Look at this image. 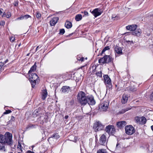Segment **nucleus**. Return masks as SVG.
Here are the masks:
<instances>
[{
    "instance_id": "1",
    "label": "nucleus",
    "mask_w": 153,
    "mask_h": 153,
    "mask_svg": "<svg viewBox=\"0 0 153 153\" xmlns=\"http://www.w3.org/2000/svg\"><path fill=\"white\" fill-rule=\"evenodd\" d=\"M12 136L11 134L9 132H6L4 135L0 134V143H6L11 146L12 145Z\"/></svg>"
},
{
    "instance_id": "2",
    "label": "nucleus",
    "mask_w": 153,
    "mask_h": 153,
    "mask_svg": "<svg viewBox=\"0 0 153 153\" xmlns=\"http://www.w3.org/2000/svg\"><path fill=\"white\" fill-rule=\"evenodd\" d=\"M88 96L86 95L85 93L82 91L80 92L78 94L77 99L78 102L82 105H85L87 103Z\"/></svg>"
},
{
    "instance_id": "3",
    "label": "nucleus",
    "mask_w": 153,
    "mask_h": 153,
    "mask_svg": "<svg viewBox=\"0 0 153 153\" xmlns=\"http://www.w3.org/2000/svg\"><path fill=\"white\" fill-rule=\"evenodd\" d=\"M113 59L111 55H105L102 58L100 59L98 61L99 63L103 65L108 64L110 62H113Z\"/></svg>"
},
{
    "instance_id": "4",
    "label": "nucleus",
    "mask_w": 153,
    "mask_h": 153,
    "mask_svg": "<svg viewBox=\"0 0 153 153\" xmlns=\"http://www.w3.org/2000/svg\"><path fill=\"white\" fill-rule=\"evenodd\" d=\"M93 128L96 132L103 130L104 126L99 121L96 122L94 124Z\"/></svg>"
},
{
    "instance_id": "5",
    "label": "nucleus",
    "mask_w": 153,
    "mask_h": 153,
    "mask_svg": "<svg viewBox=\"0 0 153 153\" xmlns=\"http://www.w3.org/2000/svg\"><path fill=\"white\" fill-rule=\"evenodd\" d=\"M125 130L126 134L129 135L132 134L135 131L134 128L130 125L126 126Z\"/></svg>"
},
{
    "instance_id": "6",
    "label": "nucleus",
    "mask_w": 153,
    "mask_h": 153,
    "mask_svg": "<svg viewBox=\"0 0 153 153\" xmlns=\"http://www.w3.org/2000/svg\"><path fill=\"white\" fill-rule=\"evenodd\" d=\"M104 82L107 87L109 88H112V85L111 83V80L110 78L107 75H105L103 76Z\"/></svg>"
},
{
    "instance_id": "7",
    "label": "nucleus",
    "mask_w": 153,
    "mask_h": 153,
    "mask_svg": "<svg viewBox=\"0 0 153 153\" xmlns=\"http://www.w3.org/2000/svg\"><path fill=\"white\" fill-rule=\"evenodd\" d=\"M107 142L108 140L106 139V136L104 134L100 135L99 142L100 144L105 146L107 144Z\"/></svg>"
},
{
    "instance_id": "8",
    "label": "nucleus",
    "mask_w": 153,
    "mask_h": 153,
    "mask_svg": "<svg viewBox=\"0 0 153 153\" xmlns=\"http://www.w3.org/2000/svg\"><path fill=\"white\" fill-rule=\"evenodd\" d=\"M106 132L108 133L109 134L113 135L115 132V129L114 126L109 125L107 126L105 128Z\"/></svg>"
},
{
    "instance_id": "9",
    "label": "nucleus",
    "mask_w": 153,
    "mask_h": 153,
    "mask_svg": "<svg viewBox=\"0 0 153 153\" xmlns=\"http://www.w3.org/2000/svg\"><path fill=\"white\" fill-rule=\"evenodd\" d=\"M87 103L89 105H94L96 103L94 97L92 96H88Z\"/></svg>"
},
{
    "instance_id": "10",
    "label": "nucleus",
    "mask_w": 153,
    "mask_h": 153,
    "mask_svg": "<svg viewBox=\"0 0 153 153\" xmlns=\"http://www.w3.org/2000/svg\"><path fill=\"white\" fill-rule=\"evenodd\" d=\"M109 103L107 101L102 102L101 104V110L106 111L108 108Z\"/></svg>"
},
{
    "instance_id": "11",
    "label": "nucleus",
    "mask_w": 153,
    "mask_h": 153,
    "mask_svg": "<svg viewBox=\"0 0 153 153\" xmlns=\"http://www.w3.org/2000/svg\"><path fill=\"white\" fill-rule=\"evenodd\" d=\"M100 11V10L99 8H96L92 11L91 13L95 17H96L101 14L102 13Z\"/></svg>"
},
{
    "instance_id": "12",
    "label": "nucleus",
    "mask_w": 153,
    "mask_h": 153,
    "mask_svg": "<svg viewBox=\"0 0 153 153\" xmlns=\"http://www.w3.org/2000/svg\"><path fill=\"white\" fill-rule=\"evenodd\" d=\"M61 91L62 93H68L71 91V88L67 86H63L61 88Z\"/></svg>"
},
{
    "instance_id": "13",
    "label": "nucleus",
    "mask_w": 153,
    "mask_h": 153,
    "mask_svg": "<svg viewBox=\"0 0 153 153\" xmlns=\"http://www.w3.org/2000/svg\"><path fill=\"white\" fill-rule=\"evenodd\" d=\"M59 138V134L57 133H54L52 135V136L48 138V141L50 143H52V141L53 140V138H55L56 139H57Z\"/></svg>"
},
{
    "instance_id": "14",
    "label": "nucleus",
    "mask_w": 153,
    "mask_h": 153,
    "mask_svg": "<svg viewBox=\"0 0 153 153\" xmlns=\"http://www.w3.org/2000/svg\"><path fill=\"white\" fill-rule=\"evenodd\" d=\"M59 19L57 17L52 18L50 21V24L51 26H54L57 23Z\"/></svg>"
},
{
    "instance_id": "15",
    "label": "nucleus",
    "mask_w": 153,
    "mask_h": 153,
    "mask_svg": "<svg viewBox=\"0 0 153 153\" xmlns=\"http://www.w3.org/2000/svg\"><path fill=\"white\" fill-rule=\"evenodd\" d=\"M142 33L141 30L140 29H137L135 31L132 32V35L137 36H140Z\"/></svg>"
},
{
    "instance_id": "16",
    "label": "nucleus",
    "mask_w": 153,
    "mask_h": 153,
    "mask_svg": "<svg viewBox=\"0 0 153 153\" xmlns=\"http://www.w3.org/2000/svg\"><path fill=\"white\" fill-rule=\"evenodd\" d=\"M30 79L32 81H36V80L38 78L37 75L34 73H32L31 75H29Z\"/></svg>"
},
{
    "instance_id": "17",
    "label": "nucleus",
    "mask_w": 153,
    "mask_h": 153,
    "mask_svg": "<svg viewBox=\"0 0 153 153\" xmlns=\"http://www.w3.org/2000/svg\"><path fill=\"white\" fill-rule=\"evenodd\" d=\"M126 124V122L125 121H121L117 123V125L119 128H121L124 127Z\"/></svg>"
},
{
    "instance_id": "18",
    "label": "nucleus",
    "mask_w": 153,
    "mask_h": 153,
    "mask_svg": "<svg viewBox=\"0 0 153 153\" xmlns=\"http://www.w3.org/2000/svg\"><path fill=\"white\" fill-rule=\"evenodd\" d=\"M31 17V16L28 15H22L20 17L17 18L16 20H23L29 18Z\"/></svg>"
},
{
    "instance_id": "19",
    "label": "nucleus",
    "mask_w": 153,
    "mask_h": 153,
    "mask_svg": "<svg viewBox=\"0 0 153 153\" xmlns=\"http://www.w3.org/2000/svg\"><path fill=\"white\" fill-rule=\"evenodd\" d=\"M0 151L5 152L6 151V147L3 143H0Z\"/></svg>"
},
{
    "instance_id": "20",
    "label": "nucleus",
    "mask_w": 153,
    "mask_h": 153,
    "mask_svg": "<svg viewBox=\"0 0 153 153\" xmlns=\"http://www.w3.org/2000/svg\"><path fill=\"white\" fill-rule=\"evenodd\" d=\"M128 98V96L126 94H124L123 95L122 98V103L125 104L127 101Z\"/></svg>"
},
{
    "instance_id": "21",
    "label": "nucleus",
    "mask_w": 153,
    "mask_h": 153,
    "mask_svg": "<svg viewBox=\"0 0 153 153\" xmlns=\"http://www.w3.org/2000/svg\"><path fill=\"white\" fill-rule=\"evenodd\" d=\"M48 95L47 90L46 89L42 91V98L43 100H45L46 98Z\"/></svg>"
},
{
    "instance_id": "22",
    "label": "nucleus",
    "mask_w": 153,
    "mask_h": 153,
    "mask_svg": "<svg viewBox=\"0 0 153 153\" xmlns=\"http://www.w3.org/2000/svg\"><path fill=\"white\" fill-rule=\"evenodd\" d=\"M115 52L118 54H122V53L121 48L119 47L116 46L114 48Z\"/></svg>"
},
{
    "instance_id": "23",
    "label": "nucleus",
    "mask_w": 153,
    "mask_h": 153,
    "mask_svg": "<svg viewBox=\"0 0 153 153\" xmlns=\"http://www.w3.org/2000/svg\"><path fill=\"white\" fill-rule=\"evenodd\" d=\"M65 26L67 28H70L72 27V24L71 22L67 21L65 23Z\"/></svg>"
},
{
    "instance_id": "24",
    "label": "nucleus",
    "mask_w": 153,
    "mask_h": 153,
    "mask_svg": "<svg viewBox=\"0 0 153 153\" xmlns=\"http://www.w3.org/2000/svg\"><path fill=\"white\" fill-rule=\"evenodd\" d=\"M36 65L35 64L30 68V70L28 71V74H29L30 73L33 71H35L36 69Z\"/></svg>"
},
{
    "instance_id": "25",
    "label": "nucleus",
    "mask_w": 153,
    "mask_h": 153,
    "mask_svg": "<svg viewBox=\"0 0 153 153\" xmlns=\"http://www.w3.org/2000/svg\"><path fill=\"white\" fill-rule=\"evenodd\" d=\"M82 18V16L81 14H77L76 16L75 19L76 21H79L81 20Z\"/></svg>"
},
{
    "instance_id": "26",
    "label": "nucleus",
    "mask_w": 153,
    "mask_h": 153,
    "mask_svg": "<svg viewBox=\"0 0 153 153\" xmlns=\"http://www.w3.org/2000/svg\"><path fill=\"white\" fill-rule=\"evenodd\" d=\"M35 127L36 126L35 125L32 124H29L27 125L26 128L27 129H29L31 128H35Z\"/></svg>"
},
{
    "instance_id": "27",
    "label": "nucleus",
    "mask_w": 153,
    "mask_h": 153,
    "mask_svg": "<svg viewBox=\"0 0 153 153\" xmlns=\"http://www.w3.org/2000/svg\"><path fill=\"white\" fill-rule=\"evenodd\" d=\"M97 153H108L106 150L104 149H101L98 150Z\"/></svg>"
},
{
    "instance_id": "28",
    "label": "nucleus",
    "mask_w": 153,
    "mask_h": 153,
    "mask_svg": "<svg viewBox=\"0 0 153 153\" xmlns=\"http://www.w3.org/2000/svg\"><path fill=\"white\" fill-rule=\"evenodd\" d=\"M131 109V108H126V109L122 110L121 111L119 112V113L120 114H123L126 111H127Z\"/></svg>"
},
{
    "instance_id": "29",
    "label": "nucleus",
    "mask_w": 153,
    "mask_h": 153,
    "mask_svg": "<svg viewBox=\"0 0 153 153\" xmlns=\"http://www.w3.org/2000/svg\"><path fill=\"white\" fill-rule=\"evenodd\" d=\"M136 122L137 123H141V118L138 117H136L135 118Z\"/></svg>"
},
{
    "instance_id": "30",
    "label": "nucleus",
    "mask_w": 153,
    "mask_h": 153,
    "mask_svg": "<svg viewBox=\"0 0 153 153\" xmlns=\"http://www.w3.org/2000/svg\"><path fill=\"white\" fill-rule=\"evenodd\" d=\"M110 49L109 46L105 47L102 50L100 53V55H102V54L104 52L106 51L109 50Z\"/></svg>"
},
{
    "instance_id": "31",
    "label": "nucleus",
    "mask_w": 153,
    "mask_h": 153,
    "mask_svg": "<svg viewBox=\"0 0 153 153\" xmlns=\"http://www.w3.org/2000/svg\"><path fill=\"white\" fill-rule=\"evenodd\" d=\"M131 31H134L136 30L137 27V26L136 25H131Z\"/></svg>"
},
{
    "instance_id": "32",
    "label": "nucleus",
    "mask_w": 153,
    "mask_h": 153,
    "mask_svg": "<svg viewBox=\"0 0 153 153\" xmlns=\"http://www.w3.org/2000/svg\"><path fill=\"white\" fill-rule=\"evenodd\" d=\"M4 64V62H0V70H1V71L4 70V68H2Z\"/></svg>"
},
{
    "instance_id": "33",
    "label": "nucleus",
    "mask_w": 153,
    "mask_h": 153,
    "mask_svg": "<svg viewBox=\"0 0 153 153\" xmlns=\"http://www.w3.org/2000/svg\"><path fill=\"white\" fill-rule=\"evenodd\" d=\"M141 122L143 124H145L146 123V120L144 117L141 118Z\"/></svg>"
},
{
    "instance_id": "34",
    "label": "nucleus",
    "mask_w": 153,
    "mask_h": 153,
    "mask_svg": "<svg viewBox=\"0 0 153 153\" xmlns=\"http://www.w3.org/2000/svg\"><path fill=\"white\" fill-rule=\"evenodd\" d=\"M17 148L18 149H20L21 152H22V146H21V144L19 142H18V143Z\"/></svg>"
},
{
    "instance_id": "35",
    "label": "nucleus",
    "mask_w": 153,
    "mask_h": 153,
    "mask_svg": "<svg viewBox=\"0 0 153 153\" xmlns=\"http://www.w3.org/2000/svg\"><path fill=\"white\" fill-rule=\"evenodd\" d=\"M96 75L100 77H101L102 76L101 71L98 72L96 73Z\"/></svg>"
},
{
    "instance_id": "36",
    "label": "nucleus",
    "mask_w": 153,
    "mask_h": 153,
    "mask_svg": "<svg viewBox=\"0 0 153 153\" xmlns=\"http://www.w3.org/2000/svg\"><path fill=\"white\" fill-rule=\"evenodd\" d=\"M36 82V81H33L31 82V83L32 85V87L33 88H34L35 87Z\"/></svg>"
},
{
    "instance_id": "37",
    "label": "nucleus",
    "mask_w": 153,
    "mask_h": 153,
    "mask_svg": "<svg viewBox=\"0 0 153 153\" xmlns=\"http://www.w3.org/2000/svg\"><path fill=\"white\" fill-rule=\"evenodd\" d=\"M36 18L38 19L39 18L41 17V14L38 12H36Z\"/></svg>"
},
{
    "instance_id": "38",
    "label": "nucleus",
    "mask_w": 153,
    "mask_h": 153,
    "mask_svg": "<svg viewBox=\"0 0 153 153\" xmlns=\"http://www.w3.org/2000/svg\"><path fill=\"white\" fill-rule=\"evenodd\" d=\"M65 32V30L64 29H61L60 30V33H59L61 34H63Z\"/></svg>"
},
{
    "instance_id": "39",
    "label": "nucleus",
    "mask_w": 153,
    "mask_h": 153,
    "mask_svg": "<svg viewBox=\"0 0 153 153\" xmlns=\"http://www.w3.org/2000/svg\"><path fill=\"white\" fill-rule=\"evenodd\" d=\"M11 110H6V111L4 112V114H9L11 112Z\"/></svg>"
},
{
    "instance_id": "40",
    "label": "nucleus",
    "mask_w": 153,
    "mask_h": 153,
    "mask_svg": "<svg viewBox=\"0 0 153 153\" xmlns=\"http://www.w3.org/2000/svg\"><path fill=\"white\" fill-rule=\"evenodd\" d=\"M15 145H15L14 144L13 145V144L11 146H10L11 147V148H12L11 150L12 151H15Z\"/></svg>"
},
{
    "instance_id": "41",
    "label": "nucleus",
    "mask_w": 153,
    "mask_h": 153,
    "mask_svg": "<svg viewBox=\"0 0 153 153\" xmlns=\"http://www.w3.org/2000/svg\"><path fill=\"white\" fill-rule=\"evenodd\" d=\"M11 16V14L10 13H7V14L6 15V16L7 18H9Z\"/></svg>"
},
{
    "instance_id": "42",
    "label": "nucleus",
    "mask_w": 153,
    "mask_h": 153,
    "mask_svg": "<svg viewBox=\"0 0 153 153\" xmlns=\"http://www.w3.org/2000/svg\"><path fill=\"white\" fill-rule=\"evenodd\" d=\"M131 25H128L126 27V29L128 30L131 31Z\"/></svg>"
},
{
    "instance_id": "43",
    "label": "nucleus",
    "mask_w": 153,
    "mask_h": 153,
    "mask_svg": "<svg viewBox=\"0 0 153 153\" xmlns=\"http://www.w3.org/2000/svg\"><path fill=\"white\" fill-rule=\"evenodd\" d=\"M5 24V22L4 21H2L0 22V25L1 26H3Z\"/></svg>"
},
{
    "instance_id": "44",
    "label": "nucleus",
    "mask_w": 153,
    "mask_h": 153,
    "mask_svg": "<svg viewBox=\"0 0 153 153\" xmlns=\"http://www.w3.org/2000/svg\"><path fill=\"white\" fill-rule=\"evenodd\" d=\"M69 103H70L69 104H70V106L72 105L74 103V100H71L70 102H69Z\"/></svg>"
},
{
    "instance_id": "45",
    "label": "nucleus",
    "mask_w": 153,
    "mask_h": 153,
    "mask_svg": "<svg viewBox=\"0 0 153 153\" xmlns=\"http://www.w3.org/2000/svg\"><path fill=\"white\" fill-rule=\"evenodd\" d=\"M82 13H84V15L85 16H88V13L86 11H84L83 12H82Z\"/></svg>"
},
{
    "instance_id": "46",
    "label": "nucleus",
    "mask_w": 153,
    "mask_h": 153,
    "mask_svg": "<svg viewBox=\"0 0 153 153\" xmlns=\"http://www.w3.org/2000/svg\"><path fill=\"white\" fill-rule=\"evenodd\" d=\"M126 42L128 44H131V43L132 44H134V42L132 41H127Z\"/></svg>"
},
{
    "instance_id": "47",
    "label": "nucleus",
    "mask_w": 153,
    "mask_h": 153,
    "mask_svg": "<svg viewBox=\"0 0 153 153\" xmlns=\"http://www.w3.org/2000/svg\"><path fill=\"white\" fill-rule=\"evenodd\" d=\"M15 40V38L14 37H11L10 40L11 42H13Z\"/></svg>"
},
{
    "instance_id": "48",
    "label": "nucleus",
    "mask_w": 153,
    "mask_h": 153,
    "mask_svg": "<svg viewBox=\"0 0 153 153\" xmlns=\"http://www.w3.org/2000/svg\"><path fill=\"white\" fill-rule=\"evenodd\" d=\"M13 4L15 6H17L18 4V2L17 1H15Z\"/></svg>"
},
{
    "instance_id": "49",
    "label": "nucleus",
    "mask_w": 153,
    "mask_h": 153,
    "mask_svg": "<svg viewBox=\"0 0 153 153\" xmlns=\"http://www.w3.org/2000/svg\"><path fill=\"white\" fill-rule=\"evenodd\" d=\"M80 59H78V60L79 61H81L82 62L83 61L84 59V58L83 57H82L81 58H79Z\"/></svg>"
},
{
    "instance_id": "50",
    "label": "nucleus",
    "mask_w": 153,
    "mask_h": 153,
    "mask_svg": "<svg viewBox=\"0 0 153 153\" xmlns=\"http://www.w3.org/2000/svg\"><path fill=\"white\" fill-rule=\"evenodd\" d=\"M26 153H34L33 152L30 151H28Z\"/></svg>"
},
{
    "instance_id": "51",
    "label": "nucleus",
    "mask_w": 153,
    "mask_h": 153,
    "mask_svg": "<svg viewBox=\"0 0 153 153\" xmlns=\"http://www.w3.org/2000/svg\"><path fill=\"white\" fill-rule=\"evenodd\" d=\"M15 118L13 116H12L11 118V120L14 121L15 120Z\"/></svg>"
},
{
    "instance_id": "52",
    "label": "nucleus",
    "mask_w": 153,
    "mask_h": 153,
    "mask_svg": "<svg viewBox=\"0 0 153 153\" xmlns=\"http://www.w3.org/2000/svg\"><path fill=\"white\" fill-rule=\"evenodd\" d=\"M6 14L5 13H4L3 14V15H2V17H5V16H6Z\"/></svg>"
},
{
    "instance_id": "53",
    "label": "nucleus",
    "mask_w": 153,
    "mask_h": 153,
    "mask_svg": "<svg viewBox=\"0 0 153 153\" xmlns=\"http://www.w3.org/2000/svg\"><path fill=\"white\" fill-rule=\"evenodd\" d=\"M77 139V137H74V140H73L74 142H76V139Z\"/></svg>"
},
{
    "instance_id": "54",
    "label": "nucleus",
    "mask_w": 153,
    "mask_h": 153,
    "mask_svg": "<svg viewBox=\"0 0 153 153\" xmlns=\"http://www.w3.org/2000/svg\"><path fill=\"white\" fill-rule=\"evenodd\" d=\"M68 117V115H66L65 116L64 118L65 119H67Z\"/></svg>"
},
{
    "instance_id": "55",
    "label": "nucleus",
    "mask_w": 153,
    "mask_h": 153,
    "mask_svg": "<svg viewBox=\"0 0 153 153\" xmlns=\"http://www.w3.org/2000/svg\"><path fill=\"white\" fill-rule=\"evenodd\" d=\"M39 46H37V47H36V51H37L39 49Z\"/></svg>"
},
{
    "instance_id": "56",
    "label": "nucleus",
    "mask_w": 153,
    "mask_h": 153,
    "mask_svg": "<svg viewBox=\"0 0 153 153\" xmlns=\"http://www.w3.org/2000/svg\"><path fill=\"white\" fill-rule=\"evenodd\" d=\"M44 118V119H45V118L43 116H42V117H40V120H41V119H42L43 118Z\"/></svg>"
},
{
    "instance_id": "57",
    "label": "nucleus",
    "mask_w": 153,
    "mask_h": 153,
    "mask_svg": "<svg viewBox=\"0 0 153 153\" xmlns=\"http://www.w3.org/2000/svg\"><path fill=\"white\" fill-rule=\"evenodd\" d=\"M151 128L152 130L153 131V125L151 126Z\"/></svg>"
},
{
    "instance_id": "58",
    "label": "nucleus",
    "mask_w": 153,
    "mask_h": 153,
    "mask_svg": "<svg viewBox=\"0 0 153 153\" xmlns=\"http://www.w3.org/2000/svg\"><path fill=\"white\" fill-rule=\"evenodd\" d=\"M117 17V16H114V15H113L112 16V18H115Z\"/></svg>"
},
{
    "instance_id": "59",
    "label": "nucleus",
    "mask_w": 153,
    "mask_h": 153,
    "mask_svg": "<svg viewBox=\"0 0 153 153\" xmlns=\"http://www.w3.org/2000/svg\"><path fill=\"white\" fill-rule=\"evenodd\" d=\"M2 13V12L0 10V15Z\"/></svg>"
},
{
    "instance_id": "60",
    "label": "nucleus",
    "mask_w": 153,
    "mask_h": 153,
    "mask_svg": "<svg viewBox=\"0 0 153 153\" xmlns=\"http://www.w3.org/2000/svg\"><path fill=\"white\" fill-rule=\"evenodd\" d=\"M8 60L7 59L6 61H4V64L6 63L8 61Z\"/></svg>"
},
{
    "instance_id": "61",
    "label": "nucleus",
    "mask_w": 153,
    "mask_h": 153,
    "mask_svg": "<svg viewBox=\"0 0 153 153\" xmlns=\"http://www.w3.org/2000/svg\"><path fill=\"white\" fill-rule=\"evenodd\" d=\"M119 145V144L117 143V145H116V147H117L118 146V145Z\"/></svg>"
},
{
    "instance_id": "62",
    "label": "nucleus",
    "mask_w": 153,
    "mask_h": 153,
    "mask_svg": "<svg viewBox=\"0 0 153 153\" xmlns=\"http://www.w3.org/2000/svg\"><path fill=\"white\" fill-rule=\"evenodd\" d=\"M152 96L153 97V93L151 94Z\"/></svg>"
},
{
    "instance_id": "63",
    "label": "nucleus",
    "mask_w": 153,
    "mask_h": 153,
    "mask_svg": "<svg viewBox=\"0 0 153 153\" xmlns=\"http://www.w3.org/2000/svg\"><path fill=\"white\" fill-rule=\"evenodd\" d=\"M9 153H13V152H10Z\"/></svg>"
},
{
    "instance_id": "64",
    "label": "nucleus",
    "mask_w": 153,
    "mask_h": 153,
    "mask_svg": "<svg viewBox=\"0 0 153 153\" xmlns=\"http://www.w3.org/2000/svg\"><path fill=\"white\" fill-rule=\"evenodd\" d=\"M18 153H21L20 152H19Z\"/></svg>"
}]
</instances>
